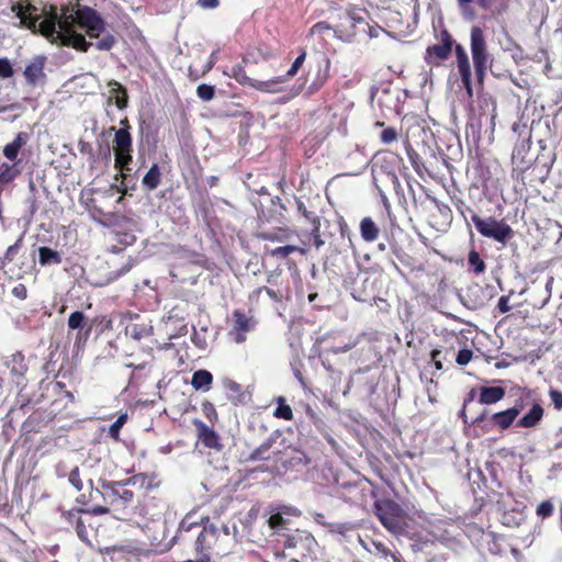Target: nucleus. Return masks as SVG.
I'll use <instances>...</instances> for the list:
<instances>
[{
    "label": "nucleus",
    "mask_w": 562,
    "mask_h": 562,
    "mask_svg": "<svg viewBox=\"0 0 562 562\" xmlns=\"http://www.w3.org/2000/svg\"><path fill=\"white\" fill-rule=\"evenodd\" d=\"M497 308L501 313H507L510 311L509 296L503 295L499 297Z\"/></svg>",
    "instance_id": "338daca9"
},
{
    "label": "nucleus",
    "mask_w": 562,
    "mask_h": 562,
    "mask_svg": "<svg viewBox=\"0 0 562 562\" xmlns=\"http://www.w3.org/2000/svg\"><path fill=\"white\" fill-rule=\"evenodd\" d=\"M38 261L41 266H47L50 263L59 265L61 263V256L58 251L49 247L41 246L38 248Z\"/></svg>",
    "instance_id": "72a5a7b5"
},
{
    "label": "nucleus",
    "mask_w": 562,
    "mask_h": 562,
    "mask_svg": "<svg viewBox=\"0 0 562 562\" xmlns=\"http://www.w3.org/2000/svg\"><path fill=\"white\" fill-rule=\"evenodd\" d=\"M201 409L205 418L214 425L218 420V415L213 403L204 401L201 405Z\"/></svg>",
    "instance_id": "79ce46f5"
},
{
    "label": "nucleus",
    "mask_w": 562,
    "mask_h": 562,
    "mask_svg": "<svg viewBox=\"0 0 562 562\" xmlns=\"http://www.w3.org/2000/svg\"><path fill=\"white\" fill-rule=\"evenodd\" d=\"M108 86L110 87L109 101L111 102L112 100H114L115 105L120 110L127 108L128 94L126 88L116 80L109 81Z\"/></svg>",
    "instance_id": "b1692460"
},
{
    "label": "nucleus",
    "mask_w": 562,
    "mask_h": 562,
    "mask_svg": "<svg viewBox=\"0 0 562 562\" xmlns=\"http://www.w3.org/2000/svg\"><path fill=\"white\" fill-rule=\"evenodd\" d=\"M369 18L370 14L364 8L349 5L339 9L337 22L333 26L335 37L345 43L353 42L360 34H368L370 38L378 37L380 27L371 25Z\"/></svg>",
    "instance_id": "f257e3e1"
},
{
    "label": "nucleus",
    "mask_w": 562,
    "mask_h": 562,
    "mask_svg": "<svg viewBox=\"0 0 562 562\" xmlns=\"http://www.w3.org/2000/svg\"><path fill=\"white\" fill-rule=\"evenodd\" d=\"M38 32L50 43H58L61 46L71 47L80 53H87L93 45L82 33H69L67 25H64V5H61V21L59 26L53 20L44 19L37 25Z\"/></svg>",
    "instance_id": "20e7f679"
},
{
    "label": "nucleus",
    "mask_w": 562,
    "mask_h": 562,
    "mask_svg": "<svg viewBox=\"0 0 562 562\" xmlns=\"http://www.w3.org/2000/svg\"><path fill=\"white\" fill-rule=\"evenodd\" d=\"M471 55L477 82L482 85L488 65V54L485 36L479 26L471 30Z\"/></svg>",
    "instance_id": "1a4fd4ad"
},
{
    "label": "nucleus",
    "mask_w": 562,
    "mask_h": 562,
    "mask_svg": "<svg viewBox=\"0 0 562 562\" xmlns=\"http://www.w3.org/2000/svg\"><path fill=\"white\" fill-rule=\"evenodd\" d=\"M136 241V236L132 232L115 231L111 234V244L108 251L111 254H120L127 246H132Z\"/></svg>",
    "instance_id": "a211bd4d"
},
{
    "label": "nucleus",
    "mask_w": 562,
    "mask_h": 562,
    "mask_svg": "<svg viewBox=\"0 0 562 562\" xmlns=\"http://www.w3.org/2000/svg\"><path fill=\"white\" fill-rule=\"evenodd\" d=\"M127 420V414H122L110 426L109 436L115 441L120 440V431Z\"/></svg>",
    "instance_id": "a19ab883"
},
{
    "label": "nucleus",
    "mask_w": 562,
    "mask_h": 562,
    "mask_svg": "<svg viewBox=\"0 0 562 562\" xmlns=\"http://www.w3.org/2000/svg\"><path fill=\"white\" fill-rule=\"evenodd\" d=\"M153 492L143 491L139 499L140 514L149 519L155 520L165 509V502L161 495H151Z\"/></svg>",
    "instance_id": "ddd939ff"
},
{
    "label": "nucleus",
    "mask_w": 562,
    "mask_h": 562,
    "mask_svg": "<svg viewBox=\"0 0 562 562\" xmlns=\"http://www.w3.org/2000/svg\"><path fill=\"white\" fill-rule=\"evenodd\" d=\"M271 203L274 207L276 214H267L262 211L258 218L259 221L265 223L276 224L273 229H259L257 232V237L261 240H271V241H283L290 237V231L284 226L285 225V216L283 211H285V206L281 203L280 198H276L271 200Z\"/></svg>",
    "instance_id": "6e6552de"
},
{
    "label": "nucleus",
    "mask_w": 562,
    "mask_h": 562,
    "mask_svg": "<svg viewBox=\"0 0 562 562\" xmlns=\"http://www.w3.org/2000/svg\"><path fill=\"white\" fill-rule=\"evenodd\" d=\"M469 267L470 269L475 272V273H480V272H483L484 269H485V263L484 261L481 259L479 252L472 250L470 254H469Z\"/></svg>",
    "instance_id": "37998d69"
},
{
    "label": "nucleus",
    "mask_w": 562,
    "mask_h": 562,
    "mask_svg": "<svg viewBox=\"0 0 562 562\" xmlns=\"http://www.w3.org/2000/svg\"><path fill=\"white\" fill-rule=\"evenodd\" d=\"M125 367L134 369V371L132 372V374L130 376L128 384L132 386H136L137 384H139L140 381L143 380L140 371H143L146 368V364L143 363V364L135 366L134 363H126Z\"/></svg>",
    "instance_id": "09e8293b"
},
{
    "label": "nucleus",
    "mask_w": 562,
    "mask_h": 562,
    "mask_svg": "<svg viewBox=\"0 0 562 562\" xmlns=\"http://www.w3.org/2000/svg\"><path fill=\"white\" fill-rule=\"evenodd\" d=\"M436 43L426 48L425 61L429 66H440L452 54L453 38L446 29L442 18L432 22Z\"/></svg>",
    "instance_id": "39448f33"
},
{
    "label": "nucleus",
    "mask_w": 562,
    "mask_h": 562,
    "mask_svg": "<svg viewBox=\"0 0 562 562\" xmlns=\"http://www.w3.org/2000/svg\"><path fill=\"white\" fill-rule=\"evenodd\" d=\"M296 209L297 212L311 224L310 236L313 240V245L315 248L319 249L325 245V240L321 235V218L319 216L313 212L307 210L306 205L303 201L296 200Z\"/></svg>",
    "instance_id": "2eb2a0df"
},
{
    "label": "nucleus",
    "mask_w": 562,
    "mask_h": 562,
    "mask_svg": "<svg viewBox=\"0 0 562 562\" xmlns=\"http://www.w3.org/2000/svg\"><path fill=\"white\" fill-rule=\"evenodd\" d=\"M268 522L272 529H281L285 524V519L281 514L277 513L269 517Z\"/></svg>",
    "instance_id": "13d9d810"
},
{
    "label": "nucleus",
    "mask_w": 562,
    "mask_h": 562,
    "mask_svg": "<svg viewBox=\"0 0 562 562\" xmlns=\"http://www.w3.org/2000/svg\"><path fill=\"white\" fill-rule=\"evenodd\" d=\"M161 180V173L157 164H154L143 178V186L149 190L156 189Z\"/></svg>",
    "instance_id": "c9c22d12"
},
{
    "label": "nucleus",
    "mask_w": 562,
    "mask_h": 562,
    "mask_svg": "<svg viewBox=\"0 0 562 562\" xmlns=\"http://www.w3.org/2000/svg\"><path fill=\"white\" fill-rule=\"evenodd\" d=\"M68 328L69 329H78L77 339H80L82 336V330L85 329V338H88L91 331V326L87 325L86 315L81 311L72 312L68 317Z\"/></svg>",
    "instance_id": "a878e982"
},
{
    "label": "nucleus",
    "mask_w": 562,
    "mask_h": 562,
    "mask_svg": "<svg viewBox=\"0 0 562 562\" xmlns=\"http://www.w3.org/2000/svg\"><path fill=\"white\" fill-rule=\"evenodd\" d=\"M374 514L382 526L394 535H401L407 527L406 513L395 501L385 498L374 503Z\"/></svg>",
    "instance_id": "423d86ee"
},
{
    "label": "nucleus",
    "mask_w": 562,
    "mask_h": 562,
    "mask_svg": "<svg viewBox=\"0 0 562 562\" xmlns=\"http://www.w3.org/2000/svg\"><path fill=\"white\" fill-rule=\"evenodd\" d=\"M48 422V415L45 412L35 411L24 420L22 430L27 434L38 432Z\"/></svg>",
    "instance_id": "4be33fe9"
},
{
    "label": "nucleus",
    "mask_w": 562,
    "mask_h": 562,
    "mask_svg": "<svg viewBox=\"0 0 562 562\" xmlns=\"http://www.w3.org/2000/svg\"><path fill=\"white\" fill-rule=\"evenodd\" d=\"M195 426L199 431V438L203 442V445L207 448H220V437L216 431L209 426H206L203 422L196 420Z\"/></svg>",
    "instance_id": "393cba45"
},
{
    "label": "nucleus",
    "mask_w": 562,
    "mask_h": 562,
    "mask_svg": "<svg viewBox=\"0 0 562 562\" xmlns=\"http://www.w3.org/2000/svg\"><path fill=\"white\" fill-rule=\"evenodd\" d=\"M64 25H67L69 33H78L76 27H79L90 38H99L106 29L102 14L78 0L64 5Z\"/></svg>",
    "instance_id": "7ed1b4c3"
},
{
    "label": "nucleus",
    "mask_w": 562,
    "mask_h": 562,
    "mask_svg": "<svg viewBox=\"0 0 562 562\" xmlns=\"http://www.w3.org/2000/svg\"><path fill=\"white\" fill-rule=\"evenodd\" d=\"M160 482L156 475L146 473L134 474L123 482H111L105 487V495L114 509L126 508L135 497L134 490L142 495L143 491L155 492L159 488Z\"/></svg>",
    "instance_id": "f03ea898"
},
{
    "label": "nucleus",
    "mask_w": 562,
    "mask_h": 562,
    "mask_svg": "<svg viewBox=\"0 0 562 562\" xmlns=\"http://www.w3.org/2000/svg\"><path fill=\"white\" fill-rule=\"evenodd\" d=\"M111 552L113 553L112 555V559L114 560L115 558H119V557H123L124 553H138L139 550L138 549H125L124 547H113L111 549Z\"/></svg>",
    "instance_id": "69168bd1"
},
{
    "label": "nucleus",
    "mask_w": 562,
    "mask_h": 562,
    "mask_svg": "<svg viewBox=\"0 0 562 562\" xmlns=\"http://www.w3.org/2000/svg\"><path fill=\"white\" fill-rule=\"evenodd\" d=\"M299 50H300V54L293 61L290 69L286 71V74L284 76H280L281 78L284 79V81L289 78H293L297 74V71L301 69V67L303 66V64L306 59V55H307L306 49L304 47H301Z\"/></svg>",
    "instance_id": "e433bc0d"
},
{
    "label": "nucleus",
    "mask_w": 562,
    "mask_h": 562,
    "mask_svg": "<svg viewBox=\"0 0 562 562\" xmlns=\"http://www.w3.org/2000/svg\"><path fill=\"white\" fill-rule=\"evenodd\" d=\"M475 228L485 237L493 238L496 241L506 244L513 236V229L504 222H499L493 217L483 220L477 215L472 217Z\"/></svg>",
    "instance_id": "9d476101"
},
{
    "label": "nucleus",
    "mask_w": 562,
    "mask_h": 562,
    "mask_svg": "<svg viewBox=\"0 0 562 562\" xmlns=\"http://www.w3.org/2000/svg\"><path fill=\"white\" fill-rule=\"evenodd\" d=\"M13 11L16 10V15L20 18L21 23L26 26L32 32H36L37 30V21L38 16L33 15V12L36 11V8L31 3L26 5L18 4L12 8Z\"/></svg>",
    "instance_id": "aec40b11"
},
{
    "label": "nucleus",
    "mask_w": 562,
    "mask_h": 562,
    "mask_svg": "<svg viewBox=\"0 0 562 562\" xmlns=\"http://www.w3.org/2000/svg\"><path fill=\"white\" fill-rule=\"evenodd\" d=\"M115 43H116L115 36L111 33H106L94 44V47L98 50H110L114 47Z\"/></svg>",
    "instance_id": "a18cd8bd"
},
{
    "label": "nucleus",
    "mask_w": 562,
    "mask_h": 562,
    "mask_svg": "<svg viewBox=\"0 0 562 562\" xmlns=\"http://www.w3.org/2000/svg\"><path fill=\"white\" fill-rule=\"evenodd\" d=\"M115 156V168L120 171L126 170L130 171L128 167L132 162V151H114Z\"/></svg>",
    "instance_id": "ea45409f"
},
{
    "label": "nucleus",
    "mask_w": 562,
    "mask_h": 562,
    "mask_svg": "<svg viewBox=\"0 0 562 562\" xmlns=\"http://www.w3.org/2000/svg\"><path fill=\"white\" fill-rule=\"evenodd\" d=\"M198 5L203 9H215L220 4V0H198Z\"/></svg>",
    "instance_id": "774afa93"
},
{
    "label": "nucleus",
    "mask_w": 562,
    "mask_h": 562,
    "mask_svg": "<svg viewBox=\"0 0 562 562\" xmlns=\"http://www.w3.org/2000/svg\"><path fill=\"white\" fill-rule=\"evenodd\" d=\"M122 125H126V127H121L115 131L114 135V151H132V135L128 131L130 125L127 119L121 121Z\"/></svg>",
    "instance_id": "412c9836"
},
{
    "label": "nucleus",
    "mask_w": 562,
    "mask_h": 562,
    "mask_svg": "<svg viewBox=\"0 0 562 562\" xmlns=\"http://www.w3.org/2000/svg\"><path fill=\"white\" fill-rule=\"evenodd\" d=\"M262 291H265L272 301L281 302L282 295L268 286H260L257 290H255V293L260 294Z\"/></svg>",
    "instance_id": "680f3d73"
},
{
    "label": "nucleus",
    "mask_w": 562,
    "mask_h": 562,
    "mask_svg": "<svg viewBox=\"0 0 562 562\" xmlns=\"http://www.w3.org/2000/svg\"><path fill=\"white\" fill-rule=\"evenodd\" d=\"M223 386L227 393L231 394V398L233 404L237 405L241 402V397H244L243 386L232 379H224Z\"/></svg>",
    "instance_id": "f704fd0d"
},
{
    "label": "nucleus",
    "mask_w": 562,
    "mask_h": 562,
    "mask_svg": "<svg viewBox=\"0 0 562 562\" xmlns=\"http://www.w3.org/2000/svg\"><path fill=\"white\" fill-rule=\"evenodd\" d=\"M8 368L13 376L23 378L27 372V364L25 361V356L18 351L13 353L10 360L7 362Z\"/></svg>",
    "instance_id": "c756f323"
},
{
    "label": "nucleus",
    "mask_w": 562,
    "mask_h": 562,
    "mask_svg": "<svg viewBox=\"0 0 562 562\" xmlns=\"http://www.w3.org/2000/svg\"><path fill=\"white\" fill-rule=\"evenodd\" d=\"M397 138V132L394 127H386L380 134V139L384 144H391Z\"/></svg>",
    "instance_id": "6e6d98bb"
},
{
    "label": "nucleus",
    "mask_w": 562,
    "mask_h": 562,
    "mask_svg": "<svg viewBox=\"0 0 562 562\" xmlns=\"http://www.w3.org/2000/svg\"><path fill=\"white\" fill-rule=\"evenodd\" d=\"M12 294L19 300H25L27 297V288L23 283H19L13 286Z\"/></svg>",
    "instance_id": "0e129e2a"
},
{
    "label": "nucleus",
    "mask_w": 562,
    "mask_h": 562,
    "mask_svg": "<svg viewBox=\"0 0 562 562\" xmlns=\"http://www.w3.org/2000/svg\"><path fill=\"white\" fill-rule=\"evenodd\" d=\"M196 95L202 101H211L215 97V87L206 83H201L196 88Z\"/></svg>",
    "instance_id": "c03bdc74"
},
{
    "label": "nucleus",
    "mask_w": 562,
    "mask_h": 562,
    "mask_svg": "<svg viewBox=\"0 0 562 562\" xmlns=\"http://www.w3.org/2000/svg\"><path fill=\"white\" fill-rule=\"evenodd\" d=\"M472 350L464 347L459 350V366H465L472 359Z\"/></svg>",
    "instance_id": "e2e57ef3"
},
{
    "label": "nucleus",
    "mask_w": 562,
    "mask_h": 562,
    "mask_svg": "<svg viewBox=\"0 0 562 562\" xmlns=\"http://www.w3.org/2000/svg\"><path fill=\"white\" fill-rule=\"evenodd\" d=\"M213 383V375L210 371L201 369L192 374L191 385L196 390L207 392L211 390Z\"/></svg>",
    "instance_id": "c85d7f7f"
},
{
    "label": "nucleus",
    "mask_w": 562,
    "mask_h": 562,
    "mask_svg": "<svg viewBox=\"0 0 562 562\" xmlns=\"http://www.w3.org/2000/svg\"><path fill=\"white\" fill-rule=\"evenodd\" d=\"M233 323L231 335L234 336V341L237 344L244 342L246 340V334L251 331L256 326L254 317L240 310L233 312Z\"/></svg>",
    "instance_id": "4468645a"
},
{
    "label": "nucleus",
    "mask_w": 562,
    "mask_h": 562,
    "mask_svg": "<svg viewBox=\"0 0 562 562\" xmlns=\"http://www.w3.org/2000/svg\"><path fill=\"white\" fill-rule=\"evenodd\" d=\"M505 396V389L501 386H484L480 391V403L494 404L503 400Z\"/></svg>",
    "instance_id": "7c9ffc66"
},
{
    "label": "nucleus",
    "mask_w": 562,
    "mask_h": 562,
    "mask_svg": "<svg viewBox=\"0 0 562 562\" xmlns=\"http://www.w3.org/2000/svg\"><path fill=\"white\" fill-rule=\"evenodd\" d=\"M330 71V59L326 56H323L321 60L317 61V71L312 80V82L307 86V93L314 94L319 91L326 81L329 78Z\"/></svg>",
    "instance_id": "dca6fc26"
},
{
    "label": "nucleus",
    "mask_w": 562,
    "mask_h": 562,
    "mask_svg": "<svg viewBox=\"0 0 562 562\" xmlns=\"http://www.w3.org/2000/svg\"><path fill=\"white\" fill-rule=\"evenodd\" d=\"M125 334L135 340H140L148 335V328L143 324L131 323L126 326Z\"/></svg>",
    "instance_id": "58836bf2"
},
{
    "label": "nucleus",
    "mask_w": 562,
    "mask_h": 562,
    "mask_svg": "<svg viewBox=\"0 0 562 562\" xmlns=\"http://www.w3.org/2000/svg\"><path fill=\"white\" fill-rule=\"evenodd\" d=\"M272 439H268L265 442H262L258 448H256L251 453L249 459L250 460H266L267 457L265 453L271 448Z\"/></svg>",
    "instance_id": "de8ad7c7"
},
{
    "label": "nucleus",
    "mask_w": 562,
    "mask_h": 562,
    "mask_svg": "<svg viewBox=\"0 0 562 562\" xmlns=\"http://www.w3.org/2000/svg\"><path fill=\"white\" fill-rule=\"evenodd\" d=\"M46 57L43 55H36L33 57L31 63L24 69V77L27 83L34 86L41 79L45 78L44 67Z\"/></svg>",
    "instance_id": "f3484780"
},
{
    "label": "nucleus",
    "mask_w": 562,
    "mask_h": 562,
    "mask_svg": "<svg viewBox=\"0 0 562 562\" xmlns=\"http://www.w3.org/2000/svg\"><path fill=\"white\" fill-rule=\"evenodd\" d=\"M22 240H23V237L21 236L18 238V240L13 245H11L7 248V251L4 254L5 261L11 262L14 260L15 256L18 255V252L21 248Z\"/></svg>",
    "instance_id": "3c124183"
},
{
    "label": "nucleus",
    "mask_w": 562,
    "mask_h": 562,
    "mask_svg": "<svg viewBox=\"0 0 562 562\" xmlns=\"http://www.w3.org/2000/svg\"><path fill=\"white\" fill-rule=\"evenodd\" d=\"M224 75L235 79L241 86L250 87L262 92L279 91L277 86L284 82V79L281 77H276L267 81L255 80L247 76L245 66L243 64L234 65L231 71H224Z\"/></svg>",
    "instance_id": "9b49d317"
},
{
    "label": "nucleus",
    "mask_w": 562,
    "mask_h": 562,
    "mask_svg": "<svg viewBox=\"0 0 562 562\" xmlns=\"http://www.w3.org/2000/svg\"><path fill=\"white\" fill-rule=\"evenodd\" d=\"M207 72L209 71L204 68V66H202L201 69H196L193 66H190L188 70V77L191 81H196L201 77L205 76Z\"/></svg>",
    "instance_id": "052dcab7"
},
{
    "label": "nucleus",
    "mask_w": 562,
    "mask_h": 562,
    "mask_svg": "<svg viewBox=\"0 0 562 562\" xmlns=\"http://www.w3.org/2000/svg\"><path fill=\"white\" fill-rule=\"evenodd\" d=\"M549 396L555 409H562V392L555 389H550Z\"/></svg>",
    "instance_id": "bf43d9fd"
},
{
    "label": "nucleus",
    "mask_w": 562,
    "mask_h": 562,
    "mask_svg": "<svg viewBox=\"0 0 562 562\" xmlns=\"http://www.w3.org/2000/svg\"><path fill=\"white\" fill-rule=\"evenodd\" d=\"M18 162L10 165L2 162L0 165V189L3 190L5 184L12 182L19 175L20 170L16 168Z\"/></svg>",
    "instance_id": "473e14b6"
},
{
    "label": "nucleus",
    "mask_w": 562,
    "mask_h": 562,
    "mask_svg": "<svg viewBox=\"0 0 562 562\" xmlns=\"http://www.w3.org/2000/svg\"><path fill=\"white\" fill-rule=\"evenodd\" d=\"M459 74L461 75L462 81L467 89L468 94L472 95V88L470 83L471 66L469 58L464 49L459 45Z\"/></svg>",
    "instance_id": "cd10ccee"
},
{
    "label": "nucleus",
    "mask_w": 562,
    "mask_h": 562,
    "mask_svg": "<svg viewBox=\"0 0 562 562\" xmlns=\"http://www.w3.org/2000/svg\"><path fill=\"white\" fill-rule=\"evenodd\" d=\"M361 237L366 241H374L378 239L380 229L371 217H364L360 222Z\"/></svg>",
    "instance_id": "2f4dec72"
},
{
    "label": "nucleus",
    "mask_w": 562,
    "mask_h": 562,
    "mask_svg": "<svg viewBox=\"0 0 562 562\" xmlns=\"http://www.w3.org/2000/svg\"><path fill=\"white\" fill-rule=\"evenodd\" d=\"M69 482L70 484L77 490V491H81L82 487H83V484H82V481H81V477H80V470L78 467H75L70 473H69Z\"/></svg>",
    "instance_id": "5fc2aeb1"
},
{
    "label": "nucleus",
    "mask_w": 562,
    "mask_h": 562,
    "mask_svg": "<svg viewBox=\"0 0 562 562\" xmlns=\"http://www.w3.org/2000/svg\"><path fill=\"white\" fill-rule=\"evenodd\" d=\"M30 139V135L26 132H20L15 135L14 139L11 143H8L3 147V156L9 159L10 161H13V164H19V153L22 149L23 146L26 145V143Z\"/></svg>",
    "instance_id": "6ab92c4d"
},
{
    "label": "nucleus",
    "mask_w": 562,
    "mask_h": 562,
    "mask_svg": "<svg viewBox=\"0 0 562 562\" xmlns=\"http://www.w3.org/2000/svg\"><path fill=\"white\" fill-rule=\"evenodd\" d=\"M44 14L46 20H53L55 24L59 26V22L61 21V10L58 12L56 5H50L47 11L44 10Z\"/></svg>",
    "instance_id": "4d7b16f0"
},
{
    "label": "nucleus",
    "mask_w": 562,
    "mask_h": 562,
    "mask_svg": "<svg viewBox=\"0 0 562 562\" xmlns=\"http://www.w3.org/2000/svg\"><path fill=\"white\" fill-rule=\"evenodd\" d=\"M299 250L303 251L297 246L286 245V246H280V247H277L274 249H271L270 250V255L272 257L286 258L291 254H293L295 251H299Z\"/></svg>",
    "instance_id": "49530a36"
},
{
    "label": "nucleus",
    "mask_w": 562,
    "mask_h": 562,
    "mask_svg": "<svg viewBox=\"0 0 562 562\" xmlns=\"http://www.w3.org/2000/svg\"><path fill=\"white\" fill-rule=\"evenodd\" d=\"M544 411L542 406L538 403L533 404L532 407L529 409L528 413H526L518 422L517 426L521 428H532L537 426L542 417H543Z\"/></svg>",
    "instance_id": "bb28decb"
},
{
    "label": "nucleus",
    "mask_w": 562,
    "mask_h": 562,
    "mask_svg": "<svg viewBox=\"0 0 562 562\" xmlns=\"http://www.w3.org/2000/svg\"><path fill=\"white\" fill-rule=\"evenodd\" d=\"M553 513V505L550 501L541 502L537 507V515L541 518H548Z\"/></svg>",
    "instance_id": "864d4df0"
},
{
    "label": "nucleus",
    "mask_w": 562,
    "mask_h": 562,
    "mask_svg": "<svg viewBox=\"0 0 562 562\" xmlns=\"http://www.w3.org/2000/svg\"><path fill=\"white\" fill-rule=\"evenodd\" d=\"M405 151L413 169L419 178L425 179L427 176L434 177L432 169L427 166L424 159V156L429 151V148L426 145H422L419 148H414L412 143L406 139Z\"/></svg>",
    "instance_id": "f8f14e48"
},
{
    "label": "nucleus",
    "mask_w": 562,
    "mask_h": 562,
    "mask_svg": "<svg viewBox=\"0 0 562 562\" xmlns=\"http://www.w3.org/2000/svg\"><path fill=\"white\" fill-rule=\"evenodd\" d=\"M333 26L334 24H330L327 21H319L310 29L308 34L311 36L316 34H323L325 32L333 31Z\"/></svg>",
    "instance_id": "8fccbe9b"
},
{
    "label": "nucleus",
    "mask_w": 562,
    "mask_h": 562,
    "mask_svg": "<svg viewBox=\"0 0 562 562\" xmlns=\"http://www.w3.org/2000/svg\"><path fill=\"white\" fill-rule=\"evenodd\" d=\"M273 416L280 419L284 420H292L293 419V412L290 405L285 403L284 397L278 398V407L273 412Z\"/></svg>",
    "instance_id": "4c0bfd02"
},
{
    "label": "nucleus",
    "mask_w": 562,
    "mask_h": 562,
    "mask_svg": "<svg viewBox=\"0 0 562 562\" xmlns=\"http://www.w3.org/2000/svg\"><path fill=\"white\" fill-rule=\"evenodd\" d=\"M517 418V409H505L494 413L490 417V424L501 430L508 429Z\"/></svg>",
    "instance_id": "5701e85b"
},
{
    "label": "nucleus",
    "mask_w": 562,
    "mask_h": 562,
    "mask_svg": "<svg viewBox=\"0 0 562 562\" xmlns=\"http://www.w3.org/2000/svg\"><path fill=\"white\" fill-rule=\"evenodd\" d=\"M14 74L10 60L5 57L0 58V78L7 79L12 77Z\"/></svg>",
    "instance_id": "603ef678"
},
{
    "label": "nucleus",
    "mask_w": 562,
    "mask_h": 562,
    "mask_svg": "<svg viewBox=\"0 0 562 562\" xmlns=\"http://www.w3.org/2000/svg\"><path fill=\"white\" fill-rule=\"evenodd\" d=\"M373 161L372 173L376 187L380 189L379 183H382L384 187L397 190L401 184L395 168L402 158L397 154L383 151L378 153Z\"/></svg>",
    "instance_id": "0eeeda50"
}]
</instances>
